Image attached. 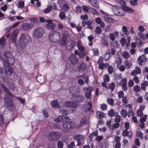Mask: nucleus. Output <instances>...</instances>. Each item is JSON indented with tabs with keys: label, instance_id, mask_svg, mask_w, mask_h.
<instances>
[{
	"label": "nucleus",
	"instance_id": "obj_1",
	"mask_svg": "<svg viewBox=\"0 0 148 148\" xmlns=\"http://www.w3.org/2000/svg\"><path fill=\"white\" fill-rule=\"evenodd\" d=\"M1 87L5 93V95L4 99V103L7 108H10L13 106V102L11 99V98L13 97V95L3 84H1Z\"/></svg>",
	"mask_w": 148,
	"mask_h": 148
},
{
	"label": "nucleus",
	"instance_id": "obj_2",
	"mask_svg": "<svg viewBox=\"0 0 148 148\" xmlns=\"http://www.w3.org/2000/svg\"><path fill=\"white\" fill-rule=\"evenodd\" d=\"M18 42V44L15 42L16 45L18 46L22 49H24L26 47L28 42V39L26 35L24 34H21Z\"/></svg>",
	"mask_w": 148,
	"mask_h": 148
},
{
	"label": "nucleus",
	"instance_id": "obj_3",
	"mask_svg": "<svg viewBox=\"0 0 148 148\" xmlns=\"http://www.w3.org/2000/svg\"><path fill=\"white\" fill-rule=\"evenodd\" d=\"M45 33L44 30L42 27H36L32 32V36L35 39L41 38Z\"/></svg>",
	"mask_w": 148,
	"mask_h": 148
},
{
	"label": "nucleus",
	"instance_id": "obj_4",
	"mask_svg": "<svg viewBox=\"0 0 148 148\" xmlns=\"http://www.w3.org/2000/svg\"><path fill=\"white\" fill-rule=\"evenodd\" d=\"M49 37L52 42H58L60 38V33L57 31H51L49 32Z\"/></svg>",
	"mask_w": 148,
	"mask_h": 148
},
{
	"label": "nucleus",
	"instance_id": "obj_5",
	"mask_svg": "<svg viewBox=\"0 0 148 148\" xmlns=\"http://www.w3.org/2000/svg\"><path fill=\"white\" fill-rule=\"evenodd\" d=\"M4 59L5 63L7 64V66L13 65L14 62V60L12 54L10 52L5 53L4 55Z\"/></svg>",
	"mask_w": 148,
	"mask_h": 148
},
{
	"label": "nucleus",
	"instance_id": "obj_6",
	"mask_svg": "<svg viewBox=\"0 0 148 148\" xmlns=\"http://www.w3.org/2000/svg\"><path fill=\"white\" fill-rule=\"evenodd\" d=\"M13 71L12 68L9 65L5 67L4 72H3V70L0 69V73H1L2 75H3V77L5 78H7L8 76L11 75Z\"/></svg>",
	"mask_w": 148,
	"mask_h": 148
},
{
	"label": "nucleus",
	"instance_id": "obj_7",
	"mask_svg": "<svg viewBox=\"0 0 148 148\" xmlns=\"http://www.w3.org/2000/svg\"><path fill=\"white\" fill-rule=\"evenodd\" d=\"M61 136V133L55 131H53L49 134V139L51 141L56 140L60 138Z\"/></svg>",
	"mask_w": 148,
	"mask_h": 148
},
{
	"label": "nucleus",
	"instance_id": "obj_8",
	"mask_svg": "<svg viewBox=\"0 0 148 148\" xmlns=\"http://www.w3.org/2000/svg\"><path fill=\"white\" fill-rule=\"evenodd\" d=\"M74 122L72 121H66L62 124L63 130L68 131L71 129L73 128L75 125H74Z\"/></svg>",
	"mask_w": 148,
	"mask_h": 148
},
{
	"label": "nucleus",
	"instance_id": "obj_9",
	"mask_svg": "<svg viewBox=\"0 0 148 148\" xmlns=\"http://www.w3.org/2000/svg\"><path fill=\"white\" fill-rule=\"evenodd\" d=\"M80 88L77 86H72L69 88V92L70 94H71L73 96L75 95L74 94H78L80 91Z\"/></svg>",
	"mask_w": 148,
	"mask_h": 148
},
{
	"label": "nucleus",
	"instance_id": "obj_10",
	"mask_svg": "<svg viewBox=\"0 0 148 148\" xmlns=\"http://www.w3.org/2000/svg\"><path fill=\"white\" fill-rule=\"evenodd\" d=\"M113 12L115 15L119 16H124L125 14V12L124 9L117 5L114 9Z\"/></svg>",
	"mask_w": 148,
	"mask_h": 148
},
{
	"label": "nucleus",
	"instance_id": "obj_11",
	"mask_svg": "<svg viewBox=\"0 0 148 148\" xmlns=\"http://www.w3.org/2000/svg\"><path fill=\"white\" fill-rule=\"evenodd\" d=\"M71 99L72 101L79 103L82 102L85 100L84 97L81 95L72 96Z\"/></svg>",
	"mask_w": 148,
	"mask_h": 148
},
{
	"label": "nucleus",
	"instance_id": "obj_12",
	"mask_svg": "<svg viewBox=\"0 0 148 148\" xmlns=\"http://www.w3.org/2000/svg\"><path fill=\"white\" fill-rule=\"evenodd\" d=\"M69 59L70 63L73 65L76 64L79 61L78 58L73 54H72L70 55Z\"/></svg>",
	"mask_w": 148,
	"mask_h": 148
},
{
	"label": "nucleus",
	"instance_id": "obj_13",
	"mask_svg": "<svg viewBox=\"0 0 148 148\" xmlns=\"http://www.w3.org/2000/svg\"><path fill=\"white\" fill-rule=\"evenodd\" d=\"M33 26V25L32 23H23L21 25V28L24 30H28L32 28Z\"/></svg>",
	"mask_w": 148,
	"mask_h": 148
},
{
	"label": "nucleus",
	"instance_id": "obj_14",
	"mask_svg": "<svg viewBox=\"0 0 148 148\" xmlns=\"http://www.w3.org/2000/svg\"><path fill=\"white\" fill-rule=\"evenodd\" d=\"M147 60L146 56L143 54L138 57L137 61L139 66H141L143 65L144 62H146Z\"/></svg>",
	"mask_w": 148,
	"mask_h": 148
},
{
	"label": "nucleus",
	"instance_id": "obj_15",
	"mask_svg": "<svg viewBox=\"0 0 148 148\" xmlns=\"http://www.w3.org/2000/svg\"><path fill=\"white\" fill-rule=\"evenodd\" d=\"M86 65L83 62H79L77 66V69L79 71L83 72L86 70Z\"/></svg>",
	"mask_w": 148,
	"mask_h": 148
},
{
	"label": "nucleus",
	"instance_id": "obj_16",
	"mask_svg": "<svg viewBox=\"0 0 148 148\" xmlns=\"http://www.w3.org/2000/svg\"><path fill=\"white\" fill-rule=\"evenodd\" d=\"M89 122V119L87 116H84L80 120L79 125V127H82L84 125H86Z\"/></svg>",
	"mask_w": 148,
	"mask_h": 148
},
{
	"label": "nucleus",
	"instance_id": "obj_17",
	"mask_svg": "<svg viewBox=\"0 0 148 148\" xmlns=\"http://www.w3.org/2000/svg\"><path fill=\"white\" fill-rule=\"evenodd\" d=\"M46 21L48 23V24L46 25V27L47 29H53L55 28L56 25L53 23L52 20L48 19Z\"/></svg>",
	"mask_w": 148,
	"mask_h": 148
},
{
	"label": "nucleus",
	"instance_id": "obj_18",
	"mask_svg": "<svg viewBox=\"0 0 148 148\" xmlns=\"http://www.w3.org/2000/svg\"><path fill=\"white\" fill-rule=\"evenodd\" d=\"M65 104L66 106L69 108H76L77 107V104L72 101H66Z\"/></svg>",
	"mask_w": 148,
	"mask_h": 148
},
{
	"label": "nucleus",
	"instance_id": "obj_19",
	"mask_svg": "<svg viewBox=\"0 0 148 148\" xmlns=\"http://www.w3.org/2000/svg\"><path fill=\"white\" fill-rule=\"evenodd\" d=\"M18 33V30H15L14 31L12 34L10 39L12 41L14 42L16 40V38Z\"/></svg>",
	"mask_w": 148,
	"mask_h": 148
},
{
	"label": "nucleus",
	"instance_id": "obj_20",
	"mask_svg": "<svg viewBox=\"0 0 148 148\" xmlns=\"http://www.w3.org/2000/svg\"><path fill=\"white\" fill-rule=\"evenodd\" d=\"M101 12L102 14H104L106 15V16H104V18L106 21L107 22L113 23L114 22V20L112 18L107 16L108 15V14L106 13L103 11H102Z\"/></svg>",
	"mask_w": 148,
	"mask_h": 148
},
{
	"label": "nucleus",
	"instance_id": "obj_21",
	"mask_svg": "<svg viewBox=\"0 0 148 148\" xmlns=\"http://www.w3.org/2000/svg\"><path fill=\"white\" fill-rule=\"evenodd\" d=\"M75 42L72 41L69 45H67L66 47V49L69 51L71 50L75 46Z\"/></svg>",
	"mask_w": 148,
	"mask_h": 148
},
{
	"label": "nucleus",
	"instance_id": "obj_22",
	"mask_svg": "<svg viewBox=\"0 0 148 148\" xmlns=\"http://www.w3.org/2000/svg\"><path fill=\"white\" fill-rule=\"evenodd\" d=\"M105 114L102 112L97 111L96 113V116L97 118L101 119L104 117Z\"/></svg>",
	"mask_w": 148,
	"mask_h": 148
},
{
	"label": "nucleus",
	"instance_id": "obj_23",
	"mask_svg": "<svg viewBox=\"0 0 148 148\" xmlns=\"http://www.w3.org/2000/svg\"><path fill=\"white\" fill-rule=\"evenodd\" d=\"M110 57V50L108 49L106 51V53L104 56V58L105 61L109 60Z\"/></svg>",
	"mask_w": 148,
	"mask_h": 148
},
{
	"label": "nucleus",
	"instance_id": "obj_24",
	"mask_svg": "<svg viewBox=\"0 0 148 148\" xmlns=\"http://www.w3.org/2000/svg\"><path fill=\"white\" fill-rule=\"evenodd\" d=\"M93 90V89L91 90L90 91H86L85 93V96L86 98L88 99H90V100L92 98L91 93Z\"/></svg>",
	"mask_w": 148,
	"mask_h": 148
},
{
	"label": "nucleus",
	"instance_id": "obj_25",
	"mask_svg": "<svg viewBox=\"0 0 148 148\" xmlns=\"http://www.w3.org/2000/svg\"><path fill=\"white\" fill-rule=\"evenodd\" d=\"M51 104L52 107L53 108H58L59 106V103L56 100L52 101L51 102Z\"/></svg>",
	"mask_w": 148,
	"mask_h": 148
},
{
	"label": "nucleus",
	"instance_id": "obj_26",
	"mask_svg": "<svg viewBox=\"0 0 148 148\" xmlns=\"http://www.w3.org/2000/svg\"><path fill=\"white\" fill-rule=\"evenodd\" d=\"M84 138V136L79 134H76L74 136V138L75 139L77 140H83Z\"/></svg>",
	"mask_w": 148,
	"mask_h": 148
},
{
	"label": "nucleus",
	"instance_id": "obj_27",
	"mask_svg": "<svg viewBox=\"0 0 148 148\" xmlns=\"http://www.w3.org/2000/svg\"><path fill=\"white\" fill-rule=\"evenodd\" d=\"M148 83L146 81H145L144 83L141 84V88L143 90L145 91L146 87L148 86Z\"/></svg>",
	"mask_w": 148,
	"mask_h": 148
},
{
	"label": "nucleus",
	"instance_id": "obj_28",
	"mask_svg": "<svg viewBox=\"0 0 148 148\" xmlns=\"http://www.w3.org/2000/svg\"><path fill=\"white\" fill-rule=\"evenodd\" d=\"M59 17L61 20H63L64 19L65 20L66 18V14L64 12H61L59 14Z\"/></svg>",
	"mask_w": 148,
	"mask_h": 148
},
{
	"label": "nucleus",
	"instance_id": "obj_29",
	"mask_svg": "<svg viewBox=\"0 0 148 148\" xmlns=\"http://www.w3.org/2000/svg\"><path fill=\"white\" fill-rule=\"evenodd\" d=\"M115 87V85L113 82H112L108 86L107 89L109 88L111 91H114Z\"/></svg>",
	"mask_w": 148,
	"mask_h": 148
},
{
	"label": "nucleus",
	"instance_id": "obj_30",
	"mask_svg": "<svg viewBox=\"0 0 148 148\" xmlns=\"http://www.w3.org/2000/svg\"><path fill=\"white\" fill-rule=\"evenodd\" d=\"M120 114L122 116L126 118L127 116V111L125 109H122L120 111Z\"/></svg>",
	"mask_w": 148,
	"mask_h": 148
},
{
	"label": "nucleus",
	"instance_id": "obj_31",
	"mask_svg": "<svg viewBox=\"0 0 148 148\" xmlns=\"http://www.w3.org/2000/svg\"><path fill=\"white\" fill-rule=\"evenodd\" d=\"M53 8L52 5L49 6L46 8L44 10V12L45 13H47L51 11Z\"/></svg>",
	"mask_w": 148,
	"mask_h": 148
},
{
	"label": "nucleus",
	"instance_id": "obj_32",
	"mask_svg": "<svg viewBox=\"0 0 148 148\" xmlns=\"http://www.w3.org/2000/svg\"><path fill=\"white\" fill-rule=\"evenodd\" d=\"M124 10L125 11V12H126L129 13H132L134 12V10L130 8L126 7L124 8Z\"/></svg>",
	"mask_w": 148,
	"mask_h": 148
},
{
	"label": "nucleus",
	"instance_id": "obj_33",
	"mask_svg": "<svg viewBox=\"0 0 148 148\" xmlns=\"http://www.w3.org/2000/svg\"><path fill=\"white\" fill-rule=\"evenodd\" d=\"M103 80L105 82H108L110 80V77L108 74H105L103 76Z\"/></svg>",
	"mask_w": 148,
	"mask_h": 148
},
{
	"label": "nucleus",
	"instance_id": "obj_34",
	"mask_svg": "<svg viewBox=\"0 0 148 148\" xmlns=\"http://www.w3.org/2000/svg\"><path fill=\"white\" fill-rule=\"evenodd\" d=\"M122 29L123 32L125 33V34H124V35L125 34L127 36V35L129 34V33L127 31V28L126 26H124L122 27ZM121 35L123 36V34H121Z\"/></svg>",
	"mask_w": 148,
	"mask_h": 148
},
{
	"label": "nucleus",
	"instance_id": "obj_35",
	"mask_svg": "<svg viewBox=\"0 0 148 148\" xmlns=\"http://www.w3.org/2000/svg\"><path fill=\"white\" fill-rule=\"evenodd\" d=\"M54 120L58 122H62L63 120V116H59L56 119H54Z\"/></svg>",
	"mask_w": 148,
	"mask_h": 148
},
{
	"label": "nucleus",
	"instance_id": "obj_36",
	"mask_svg": "<svg viewBox=\"0 0 148 148\" xmlns=\"http://www.w3.org/2000/svg\"><path fill=\"white\" fill-rule=\"evenodd\" d=\"M108 115L109 116L112 117L115 116V113L113 109H110L108 111Z\"/></svg>",
	"mask_w": 148,
	"mask_h": 148
},
{
	"label": "nucleus",
	"instance_id": "obj_37",
	"mask_svg": "<svg viewBox=\"0 0 148 148\" xmlns=\"http://www.w3.org/2000/svg\"><path fill=\"white\" fill-rule=\"evenodd\" d=\"M120 85L121 86L123 85H125L127 84V79L124 78L122 79L120 82H119Z\"/></svg>",
	"mask_w": 148,
	"mask_h": 148
},
{
	"label": "nucleus",
	"instance_id": "obj_38",
	"mask_svg": "<svg viewBox=\"0 0 148 148\" xmlns=\"http://www.w3.org/2000/svg\"><path fill=\"white\" fill-rule=\"evenodd\" d=\"M60 112L62 114L63 116L64 115H67L69 114L68 111L65 109H61L60 110Z\"/></svg>",
	"mask_w": 148,
	"mask_h": 148
},
{
	"label": "nucleus",
	"instance_id": "obj_39",
	"mask_svg": "<svg viewBox=\"0 0 148 148\" xmlns=\"http://www.w3.org/2000/svg\"><path fill=\"white\" fill-rule=\"evenodd\" d=\"M123 56L125 58L127 59L129 57V55L127 51H125L122 53Z\"/></svg>",
	"mask_w": 148,
	"mask_h": 148
},
{
	"label": "nucleus",
	"instance_id": "obj_40",
	"mask_svg": "<svg viewBox=\"0 0 148 148\" xmlns=\"http://www.w3.org/2000/svg\"><path fill=\"white\" fill-rule=\"evenodd\" d=\"M92 51L93 52V55L94 56H98L99 54L98 49L97 48H95L93 49Z\"/></svg>",
	"mask_w": 148,
	"mask_h": 148
},
{
	"label": "nucleus",
	"instance_id": "obj_41",
	"mask_svg": "<svg viewBox=\"0 0 148 148\" xmlns=\"http://www.w3.org/2000/svg\"><path fill=\"white\" fill-rule=\"evenodd\" d=\"M121 117L118 114L116 115L114 121L119 123L121 121Z\"/></svg>",
	"mask_w": 148,
	"mask_h": 148
},
{
	"label": "nucleus",
	"instance_id": "obj_42",
	"mask_svg": "<svg viewBox=\"0 0 148 148\" xmlns=\"http://www.w3.org/2000/svg\"><path fill=\"white\" fill-rule=\"evenodd\" d=\"M120 126L119 123L116 122L113 124V126L112 127L111 130H113L114 129L118 128Z\"/></svg>",
	"mask_w": 148,
	"mask_h": 148
},
{
	"label": "nucleus",
	"instance_id": "obj_43",
	"mask_svg": "<svg viewBox=\"0 0 148 148\" xmlns=\"http://www.w3.org/2000/svg\"><path fill=\"white\" fill-rule=\"evenodd\" d=\"M126 66L127 67V68H129L132 65V63L130 61L127 60H125V61Z\"/></svg>",
	"mask_w": 148,
	"mask_h": 148
},
{
	"label": "nucleus",
	"instance_id": "obj_44",
	"mask_svg": "<svg viewBox=\"0 0 148 148\" xmlns=\"http://www.w3.org/2000/svg\"><path fill=\"white\" fill-rule=\"evenodd\" d=\"M98 64V67L100 69L102 70L106 66V64L102 63L99 64Z\"/></svg>",
	"mask_w": 148,
	"mask_h": 148
},
{
	"label": "nucleus",
	"instance_id": "obj_45",
	"mask_svg": "<svg viewBox=\"0 0 148 148\" xmlns=\"http://www.w3.org/2000/svg\"><path fill=\"white\" fill-rule=\"evenodd\" d=\"M133 88L134 90L136 92L140 91V87L138 85L134 86L133 87Z\"/></svg>",
	"mask_w": 148,
	"mask_h": 148
},
{
	"label": "nucleus",
	"instance_id": "obj_46",
	"mask_svg": "<svg viewBox=\"0 0 148 148\" xmlns=\"http://www.w3.org/2000/svg\"><path fill=\"white\" fill-rule=\"evenodd\" d=\"M107 101L110 105L111 106H113L114 101L112 98L108 99Z\"/></svg>",
	"mask_w": 148,
	"mask_h": 148
},
{
	"label": "nucleus",
	"instance_id": "obj_47",
	"mask_svg": "<svg viewBox=\"0 0 148 148\" xmlns=\"http://www.w3.org/2000/svg\"><path fill=\"white\" fill-rule=\"evenodd\" d=\"M138 34L139 36V37L141 39L143 40H145V36L144 34L141 32H138Z\"/></svg>",
	"mask_w": 148,
	"mask_h": 148
},
{
	"label": "nucleus",
	"instance_id": "obj_48",
	"mask_svg": "<svg viewBox=\"0 0 148 148\" xmlns=\"http://www.w3.org/2000/svg\"><path fill=\"white\" fill-rule=\"evenodd\" d=\"M5 39L3 37H2L0 38V45L4 46L5 44Z\"/></svg>",
	"mask_w": 148,
	"mask_h": 148
},
{
	"label": "nucleus",
	"instance_id": "obj_49",
	"mask_svg": "<svg viewBox=\"0 0 148 148\" xmlns=\"http://www.w3.org/2000/svg\"><path fill=\"white\" fill-rule=\"evenodd\" d=\"M25 5L24 2L23 1H19L18 2V6L19 8H23Z\"/></svg>",
	"mask_w": 148,
	"mask_h": 148
},
{
	"label": "nucleus",
	"instance_id": "obj_50",
	"mask_svg": "<svg viewBox=\"0 0 148 148\" xmlns=\"http://www.w3.org/2000/svg\"><path fill=\"white\" fill-rule=\"evenodd\" d=\"M0 125L1 126H3L4 125L3 120L4 118L2 115H0Z\"/></svg>",
	"mask_w": 148,
	"mask_h": 148
},
{
	"label": "nucleus",
	"instance_id": "obj_51",
	"mask_svg": "<svg viewBox=\"0 0 148 148\" xmlns=\"http://www.w3.org/2000/svg\"><path fill=\"white\" fill-rule=\"evenodd\" d=\"M129 134V132L127 131V130H124L122 132V135L123 136H126L128 135Z\"/></svg>",
	"mask_w": 148,
	"mask_h": 148
},
{
	"label": "nucleus",
	"instance_id": "obj_52",
	"mask_svg": "<svg viewBox=\"0 0 148 148\" xmlns=\"http://www.w3.org/2000/svg\"><path fill=\"white\" fill-rule=\"evenodd\" d=\"M101 108L102 110H106L107 108V106L105 103H103L101 105Z\"/></svg>",
	"mask_w": 148,
	"mask_h": 148
},
{
	"label": "nucleus",
	"instance_id": "obj_53",
	"mask_svg": "<svg viewBox=\"0 0 148 148\" xmlns=\"http://www.w3.org/2000/svg\"><path fill=\"white\" fill-rule=\"evenodd\" d=\"M118 96L119 99H120L124 96V93L122 91H121L118 93Z\"/></svg>",
	"mask_w": 148,
	"mask_h": 148
},
{
	"label": "nucleus",
	"instance_id": "obj_54",
	"mask_svg": "<svg viewBox=\"0 0 148 148\" xmlns=\"http://www.w3.org/2000/svg\"><path fill=\"white\" fill-rule=\"evenodd\" d=\"M147 116L146 115H144L140 119V122H144L146 121Z\"/></svg>",
	"mask_w": 148,
	"mask_h": 148
},
{
	"label": "nucleus",
	"instance_id": "obj_55",
	"mask_svg": "<svg viewBox=\"0 0 148 148\" xmlns=\"http://www.w3.org/2000/svg\"><path fill=\"white\" fill-rule=\"evenodd\" d=\"M121 101L124 104H126L127 102V97L126 96H124L122 97Z\"/></svg>",
	"mask_w": 148,
	"mask_h": 148
},
{
	"label": "nucleus",
	"instance_id": "obj_56",
	"mask_svg": "<svg viewBox=\"0 0 148 148\" xmlns=\"http://www.w3.org/2000/svg\"><path fill=\"white\" fill-rule=\"evenodd\" d=\"M126 42L125 39L124 38H121L120 40V42L123 46L125 45Z\"/></svg>",
	"mask_w": 148,
	"mask_h": 148
},
{
	"label": "nucleus",
	"instance_id": "obj_57",
	"mask_svg": "<svg viewBox=\"0 0 148 148\" xmlns=\"http://www.w3.org/2000/svg\"><path fill=\"white\" fill-rule=\"evenodd\" d=\"M143 134L141 132L137 131L136 133V136L137 137L140 138H143Z\"/></svg>",
	"mask_w": 148,
	"mask_h": 148
},
{
	"label": "nucleus",
	"instance_id": "obj_58",
	"mask_svg": "<svg viewBox=\"0 0 148 148\" xmlns=\"http://www.w3.org/2000/svg\"><path fill=\"white\" fill-rule=\"evenodd\" d=\"M92 89H93V88L92 86H89L88 87H86L84 88L83 89V90L84 91H90Z\"/></svg>",
	"mask_w": 148,
	"mask_h": 148
},
{
	"label": "nucleus",
	"instance_id": "obj_59",
	"mask_svg": "<svg viewBox=\"0 0 148 148\" xmlns=\"http://www.w3.org/2000/svg\"><path fill=\"white\" fill-rule=\"evenodd\" d=\"M95 32L97 34H100L102 30L100 27L98 26L96 27Z\"/></svg>",
	"mask_w": 148,
	"mask_h": 148
},
{
	"label": "nucleus",
	"instance_id": "obj_60",
	"mask_svg": "<svg viewBox=\"0 0 148 148\" xmlns=\"http://www.w3.org/2000/svg\"><path fill=\"white\" fill-rule=\"evenodd\" d=\"M114 69L112 66H109L108 68V71L109 74H112L113 71Z\"/></svg>",
	"mask_w": 148,
	"mask_h": 148
},
{
	"label": "nucleus",
	"instance_id": "obj_61",
	"mask_svg": "<svg viewBox=\"0 0 148 148\" xmlns=\"http://www.w3.org/2000/svg\"><path fill=\"white\" fill-rule=\"evenodd\" d=\"M43 113L44 116L45 117L47 118L49 116V115L48 112L45 110H42V111Z\"/></svg>",
	"mask_w": 148,
	"mask_h": 148
},
{
	"label": "nucleus",
	"instance_id": "obj_62",
	"mask_svg": "<svg viewBox=\"0 0 148 148\" xmlns=\"http://www.w3.org/2000/svg\"><path fill=\"white\" fill-rule=\"evenodd\" d=\"M58 148H62L63 146V143L61 141H58L57 143Z\"/></svg>",
	"mask_w": 148,
	"mask_h": 148
},
{
	"label": "nucleus",
	"instance_id": "obj_63",
	"mask_svg": "<svg viewBox=\"0 0 148 148\" xmlns=\"http://www.w3.org/2000/svg\"><path fill=\"white\" fill-rule=\"evenodd\" d=\"M109 38L113 41H114L115 40L114 35L113 33L110 34L109 35Z\"/></svg>",
	"mask_w": 148,
	"mask_h": 148
},
{
	"label": "nucleus",
	"instance_id": "obj_64",
	"mask_svg": "<svg viewBox=\"0 0 148 148\" xmlns=\"http://www.w3.org/2000/svg\"><path fill=\"white\" fill-rule=\"evenodd\" d=\"M80 18H81L83 20V21L85 20H87L88 18V16L86 14H85L84 15H81Z\"/></svg>",
	"mask_w": 148,
	"mask_h": 148
}]
</instances>
